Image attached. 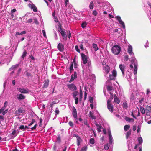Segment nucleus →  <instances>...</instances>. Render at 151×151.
Masks as SVG:
<instances>
[{
	"label": "nucleus",
	"instance_id": "nucleus-32",
	"mask_svg": "<svg viewBox=\"0 0 151 151\" xmlns=\"http://www.w3.org/2000/svg\"><path fill=\"white\" fill-rule=\"evenodd\" d=\"M140 111L141 113L143 114L145 113V111L143 107H140Z\"/></svg>",
	"mask_w": 151,
	"mask_h": 151
},
{
	"label": "nucleus",
	"instance_id": "nucleus-50",
	"mask_svg": "<svg viewBox=\"0 0 151 151\" xmlns=\"http://www.w3.org/2000/svg\"><path fill=\"white\" fill-rule=\"evenodd\" d=\"M75 98V104H77L78 103V98L77 97Z\"/></svg>",
	"mask_w": 151,
	"mask_h": 151
},
{
	"label": "nucleus",
	"instance_id": "nucleus-3",
	"mask_svg": "<svg viewBox=\"0 0 151 151\" xmlns=\"http://www.w3.org/2000/svg\"><path fill=\"white\" fill-rule=\"evenodd\" d=\"M112 74H110L109 76V79L110 80L115 79L117 75V72L116 70L114 69L111 72Z\"/></svg>",
	"mask_w": 151,
	"mask_h": 151
},
{
	"label": "nucleus",
	"instance_id": "nucleus-8",
	"mask_svg": "<svg viewBox=\"0 0 151 151\" xmlns=\"http://www.w3.org/2000/svg\"><path fill=\"white\" fill-rule=\"evenodd\" d=\"M29 2H30L31 4H28V6L31 9H32L34 12H36L37 11V9L35 6L33 4L32 2L29 1Z\"/></svg>",
	"mask_w": 151,
	"mask_h": 151
},
{
	"label": "nucleus",
	"instance_id": "nucleus-41",
	"mask_svg": "<svg viewBox=\"0 0 151 151\" xmlns=\"http://www.w3.org/2000/svg\"><path fill=\"white\" fill-rule=\"evenodd\" d=\"M141 128V125H139L138 126V127H137L138 129H137V132L138 133H139V132H140Z\"/></svg>",
	"mask_w": 151,
	"mask_h": 151
},
{
	"label": "nucleus",
	"instance_id": "nucleus-57",
	"mask_svg": "<svg viewBox=\"0 0 151 151\" xmlns=\"http://www.w3.org/2000/svg\"><path fill=\"white\" fill-rule=\"evenodd\" d=\"M36 126H37V125H36V124H35L33 127L31 128V129L33 130L35 129H36Z\"/></svg>",
	"mask_w": 151,
	"mask_h": 151
},
{
	"label": "nucleus",
	"instance_id": "nucleus-2",
	"mask_svg": "<svg viewBox=\"0 0 151 151\" xmlns=\"http://www.w3.org/2000/svg\"><path fill=\"white\" fill-rule=\"evenodd\" d=\"M111 50L113 53L115 55H117L119 53L121 50L120 47L115 45L112 48Z\"/></svg>",
	"mask_w": 151,
	"mask_h": 151
},
{
	"label": "nucleus",
	"instance_id": "nucleus-49",
	"mask_svg": "<svg viewBox=\"0 0 151 151\" xmlns=\"http://www.w3.org/2000/svg\"><path fill=\"white\" fill-rule=\"evenodd\" d=\"M8 111V109H6L4 111H3L2 112L3 115H5L6 113H7Z\"/></svg>",
	"mask_w": 151,
	"mask_h": 151
},
{
	"label": "nucleus",
	"instance_id": "nucleus-53",
	"mask_svg": "<svg viewBox=\"0 0 151 151\" xmlns=\"http://www.w3.org/2000/svg\"><path fill=\"white\" fill-rule=\"evenodd\" d=\"M133 130L134 131H135L136 129V126L135 125H134L133 126L132 128Z\"/></svg>",
	"mask_w": 151,
	"mask_h": 151
},
{
	"label": "nucleus",
	"instance_id": "nucleus-31",
	"mask_svg": "<svg viewBox=\"0 0 151 151\" xmlns=\"http://www.w3.org/2000/svg\"><path fill=\"white\" fill-rule=\"evenodd\" d=\"M89 143L93 145L95 143V140L93 138H91L89 140Z\"/></svg>",
	"mask_w": 151,
	"mask_h": 151
},
{
	"label": "nucleus",
	"instance_id": "nucleus-59",
	"mask_svg": "<svg viewBox=\"0 0 151 151\" xmlns=\"http://www.w3.org/2000/svg\"><path fill=\"white\" fill-rule=\"evenodd\" d=\"M36 126H37V125H36V124H35L33 127L31 128V129L33 130L35 129H36Z\"/></svg>",
	"mask_w": 151,
	"mask_h": 151
},
{
	"label": "nucleus",
	"instance_id": "nucleus-54",
	"mask_svg": "<svg viewBox=\"0 0 151 151\" xmlns=\"http://www.w3.org/2000/svg\"><path fill=\"white\" fill-rule=\"evenodd\" d=\"M148 45H149V44H148V42L147 41V42L146 43V44H145V47H148Z\"/></svg>",
	"mask_w": 151,
	"mask_h": 151
},
{
	"label": "nucleus",
	"instance_id": "nucleus-24",
	"mask_svg": "<svg viewBox=\"0 0 151 151\" xmlns=\"http://www.w3.org/2000/svg\"><path fill=\"white\" fill-rule=\"evenodd\" d=\"M26 33V32L25 31H23L22 32L20 33H19V32H17L16 33L15 35L16 36H17L18 35H21L23 34H25Z\"/></svg>",
	"mask_w": 151,
	"mask_h": 151
},
{
	"label": "nucleus",
	"instance_id": "nucleus-36",
	"mask_svg": "<svg viewBox=\"0 0 151 151\" xmlns=\"http://www.w3.org/2000/svg\"><path fill=\"white\" fill-rule=\"evenodd\" d=\"M87 23L86 22H84L82 23L81 24L82 27L83 28H85L87 25Z\"/></svg>",
	"mask_w": 151,
	"mask_h": 151
},
{
	"label": "nucleus",
	"instance_id": "nucleus-20",
	"mask_svg": "<svg viewBox=\"0 0 151 151\" xmlns=\"http://www.w3.org/2000/svg\"><path fill=\"white\" fill-rule=\"evenodd\" d=\"M49 83V80L48 79L46 80L45 81V83L43 86V88H47L48 86Z\"/></svg>",
	"mask_w": 151,
	"mask_h": 151
},
{
	"label": "nucleus",
	"instance_id": "nucleus-63",
	"mask_svg": "<svg viewBox=\"0 0 151 151\" xmlns=\"http://www.w3.org/2000/svg\"><path fill=\"white\" fill-rule=\"evenodd\" d=\"M80 48L82 50H83V46L82 44H81L80 46Z\"/></svg>",
	"mask_w": 151,
	"mask_h": 151
},
{
	"label": "nucleus",
	"instance_id": "nucleus-56",
	"mask_svg": "<svg viewBox=\"0 0 151 151\" xmlns=\"http://www.w3.org/2000/svg\"><path fill=\"white\" fill-rule=\"evenodd\" d=\"M42 32L43 34V36L45 37H46L45 32L44 30H42Z\"/></svg>",
	"mask_w": 151,
	"mask_h": 151
},
{
	"label": "nucleus",
	"instance_id": "nucleus-30",
	"mask_svg": "<svg viewBox=\"0 0 151 151\" xmlns=\"http://www.w3.org/2000/svg\"><path fill=\"white\" fill-rule=\"evenodd\" d=\"M96 126L98 127L97 130L98 132H100L101 131V126L97 124H96Z\"/></svg>",
	"mask_w": 151,
	"mask_h": 151
},
{
	"label": "nucleus",
	"instance_id": "nucleus-45",
	"mask_svg": "<svg viewBox=\"0 0 151 151\" xmlns=\"http://www.w3.org/2000/svg\"><path fill=\"white\" fill-rule=\"evenodd\" d=\"M75 49L79 53L80 52V50L78 48V45H76L75 46Z\"/></svg>",
	"mask_w": 151,
	"mask_h": 151
},
{
	"label": "nucleus",
	"instance_id": "nucleus-33",
	"mask_svg": "<svg viewBox=\"0 0 151 151\" xmlns=\"http://www.w3.org/2000/svg\"><path fill=\"white\" fill-rule=\"evenodd\" d=\"M89 8L90 9H92L93 8V1H91L90 2L89 5Z\"/></svg>",
	"mask_w": 151,
	"mask_h": 151
},
{
	"label": "nucleus",
	"instance_id": "nucleus-12",
	"mask_svg": "<svg viewBox=\"0 0 151 151\" xmlns=\"http://www.w3.org/2000/svg\"><path fill=\"white\" fill-rule=\"evenodd\" d=\"M81 57L83 63L86 64L87 62V58L86 55L84 54H82Z\"/></svg>",
	"mask_w": 151,
	"mask_h": 151
},
{
	"label": "nucleus",
	"instance_id": "nucleus-27",
	"mask_svg": "<svg viewBox=\"0 0 151 151\" xmlns=\"http://www.w3.org/2000/svg\"><path fill=\"white\" fill-rule=\"evenodd\" d=\"M73 63L71 62L70 63V67L69 68V70L70 71V73H71L73 70Z\"/></svg>",
	"mask_w": 151,
	"mask_h": 151
},
{
	"label": "nucleus",
	"instance_id": "nucleus-9",
	"mask_svg": "<svg viewBox=\"0 0 151 151\" xmlns=\"http://www.w3.org/2000/svg\"><path fill=\"white\" fill-rule=\"evenodd\" d=\"M115 18L116 19H117L118 20V21L119 22V24L122 25L123 29H125V25L124 23L121 19L120 17L119 16H117L116 17H115Z\"/></svg>",
	"mask_w": 151,
	"mask_h": 151
},
{
	"label": "nucleus",
	"instance_id": "nucleus-10",
	"mask_svg": "<svg viewBox=\"0 0 151 151\" xmlns=\"http://www.w3.org/2000/svg\"><path fill=\"white\" fill-rule=\"evenodd\" d=\"M67 86L68 88L72 91H74L76 89V87L74 84H68L67 85Z\"/></svg>",
	"mask_w": 151,
	"mask_h": 151
},
{
	"label": "nucleus",
	"instance_id": "nucleus-39",
	"mask_svg": "<svg viewBox=\"0 0 151 151\" xmlns=\"http://www.w3.org/2000/svg\"><path fill=\"white\" fill-rule=\"evenodd\" d=\"M33 21H34V22L36 24H39V22L36 18H33Z\"/></svg>",
	"mask_w": 151,
	"mask_h": 151
},
{
	"label": "nucleus",
	"instance_id": "nucleus-17",
	"mask_svg": "<svg viewBox=\"0 0 151 151\" xmlns=\"http://www.w3.org/2000/svg\"><path fill=\"white\" fill-rule=\"evenodd\" d=\"M57 47L59 50L60 51H63L64 47L62 43H59Z\"/></svg>",
	"mask_w": 151,
	"mask_h": 151
},
{
	"label": "nucleus",
	"instance_id": "nucleus-6",
	"mask_svg": "<svg viewBox=\"0 0 151 151\" xmlns=\"http://www.w3.org/2000/svg\"><path fill=\"white\" fill-rule=\"evenodd\" d=\"M59 32L60 33L62 36L63 39L65 40H67V36L66 34V32H65L64 29H62L60 27L58 30Z\"/></svg>",
	"mask_w": 151,
	"mask_h": 151
},
{
	"label": "nucleus",
	"instance_id": "nucleus-5",
	"mask_svg": "<svg viewBox=\"0 0 151 151\" xmlns=\"http://www.w3.org/2000/svg\"><path fill=\"white\" fill-rule=\"evenodd\" d=\"M110 68L108 65L103 66V71L105 76L108 74L110 71Z\"/></svg>",
	"mask_w": 151,
	"mask_h": 151
},
{
	"label": "nucleus",
	"instance_id": "nucleus-43",
	"mask_svg": "<svg viewBox=\"0 0 151 151\" xmlns=\"http://www.w3.org/2000/svg\"><path fill=\"white\" fill-rule=\"evenodd\" d=\"M27 52L26 51H24L22 56V58H24L26 55Z\"/></svg>",
	"mask_w": 151,
	"mask_h": 151
},
{
	"label": "nucleus",
	"instance_id": "nucleus-7",
	"mask_svg": "<svg viewBox=\"0 0 151 151\" xmlns=\"http://www.w3.org/2000/svg\"><path fill=\"white\" fill-rule=\"evenodd\" d=\"M72 115L73 118L75 119L76 122H77L78 118H77V113L76 109L73 106L72 108Z\"/></svg>",
	"mask_w": 151,
	"mask_h": 151
},
{
	"label": "nucleus",
	"instance_id": "nucleus-40",
	"mask_svg": "<svg viewBox=\"0 0 151 151\" xmlns=\"http://www.w3.org/2000/svg\"><path fill=\"white\" fill-rule=\"evenodd\" d=\"M18 66V65H14L12 66V67L10 68V70H13L14 69L16 68Z\"/></svg>",
	"mask_w": 151,
	"mask_h": 151
},
{
	"label": "nucleus",
	"instance_id": "nucleus-1",
	"mask_svg": "<svg viewBox=\"0 0 151 151\" xmlns=\"http://www.w3.org/2000/svg\"><path fill=\"white\" fill-rule=\"evenodd\" d=\"M132 69L134 68V75L137 74V63L135 59H133L131 61V64L130 65Z\"/></svg>",
	"mask_w": 151,
	"mask_h": 151
},
{
	"label": "nucleus",
	"instance_id": "nucleus-18",
	"mask_svg": "<svg viewBox=\"0 0 151 151\" xmlns=\"http://www.w3.org/2000/svg\"><path fill=\"white\" fill-rule=\"evenodd\" d=\"M128 52L130 55H134L133 53L132 52V47L129 45L128 46Z\"/></svg>",
	"mask_w": 151,
	"mask_h": 151
},
{
	"label": "nucleus",
	"instance_id": "nucleus-4",
	"mask_svg": "<svg viewBox=\"0 0 151 151\" xmlns=\"http://www.w3.org/2000/svg\"><path fill=\"white\" fill-rule=\"evenodd\" d=\"M113 97L110 98L107 101V107L109 110L110 112H112L113 111V106L110 103L111 100L112 99Z\"/></svg>",
	"mask_w": 151,
	"mask_h": 151
},
{
	"label": "nucleus",
	"instance_id": "nucleus-51",
	"mask_svg": "<svg viewBox=\"0 0 151 151\" xmlns=\"http://www.w3.org/2000/svg\"><path fill=\"white\" fill-rule=\"evenodd\" d=\"M4 106L5 107H6L8 105V102L7 101H6L4 104Z\"/></svg>",
	"mask_w": 151,
	"mask_h": 151
},
{
	"label": "nucleus",
	"instance_id": "nucleus-16",
	"mask_svg": "<svg viewBox=\"0 0 151 151\" xmlns=\"http://www.w3.org/2000/svg\"><path fill=\"white\" fill-rule=\"evenodd\" d=\"M77 77V73L76 72H75L71 76V78L70 80L69 81V83L72 82L74 79Z\"/></svg>",
	"mask_w": 151,
	"mask_h": 151
},
{
	"label": "nucleus",
	"instance_id": "nucleus-21",
	"mask_svg": "<svg viewBox=\"0 0 151 151\" xmlns=\"http://www.w3.org/2000/svg\"><path fill=\"white\" fill-rule=\"evenodd\" d=\"M77 137V145L79 146L80 145L81 142L82 141L81 138L78 136H76Z\"/></svg>",
	"mask_w": 151,
	"mask_h": 151
},
{
	"label": "nucleus",
	"instance_id": "nucleus-11",
	"mask_svg": "<svg viewBox=\"0 0 151 151\" xmlns=\"http://www.w3.org/2000/svg\"><path fill=\"white\" fill-rule=\"evenodd\" d=\"M108 134H109V143L110 144H112L113 141L112 137L111 134V132L110 130H109L108 131Z\"/></svg>",
	"mask_w": 151,
	"mask_h": 151
},
{
	"label": "nucleus",
	"instance_id": "nucleus-13",
	"mask_svg": "<svg viewBox=\"0 0 151 151\" xmlns=\"http://www.w3.org/2000/svg\"><path fill=\"white\" fill-rule=\"evenodd\" d=\"M119 68L122 72V74L124 76V70L125 67L124 65L120 64L119 66Z\"/></svg>",
	"mask_w": 151,
	"mask_h": 151
},
{
	"label": "nucleus",
	"instance_id": "nucleus-29",
	"mask_svg": "<svg viewBox=\"0 0 151 151\" xmlns=\"http://www.w3.org/2000/svg\"><path fill=\"white\" fill-rule=\"evenodd\" d=\"M130 127V126L129 125H126L124 127V129L125 131H127Z\"/></svg>",
	"mask_w": 151,
	"mask_h": 151
},
{
	"label": "nucleus",
	"instance_id": "nucleus-19",
	"mask_svg": "<svg viewBox=\"0 0 151 151\" xmlns=\"http://www.w3.org/2000/svg\"><path fill=\"white\" fill-rule=\"evenodd\" d=\"M17 98L19 100L23 99H25V96L22 94H18L17 95Z\"/></svg>",
	"mask_w": 151,
	"mask_h": 151
},
{
	"label": "nucleus",
	"instance_id": "nucleus-58",
	"mask_svg": "<svg viewBox=\"0 0 151 151\" xmlns=\"http://www.w3.org/2000/svg\"><path fill=\"white\" fill-rule=\"evenodd\" d=\"M36 126H37V125H36V124H35L33 127L31 128V129L33 130L35 129H36Z\"/></svg>",
	"mask_w": 151,
	"mask_h": 151
},
{
	"label": "nucleus",
	"instance_id": "nucleus-47",
	"mask_svg": "<svg viewBox=\"0 0 151 151\" xmlns=\"http://www.w3.org/2000/svg\"><path fill=\"white\" fill-rule=\"evenodd\" d=\"M92 14L94 15L95 16H97L98 14L96 10L93 11Z\"/></svg>",
	"mask_w": 151,
	"mask_h": 151
},
{
	"label": "nucleus",
	"instance_id": "nucleus-61",
	"mask_svg": "<svg viewBox=\"0 0 151 151\" xmlns=\"http://www.w3.org/2000/svg\"><path fill=\"white\" fill-rule=\"evenodd\" d=\"M54 19L55 21V22H58V19L56 17H54Z\"/></svg>",
	"mask_w": 151,
	"mask_h": 151
},
{
	"label": "nucleus",
	"instance_id": "nucleus-37",
	"mask_svg": "<svg viewBox=\"0 0 151 151\" xmlns=\"http://www.w3.org/2000/svg\"><path fill=\"white\" fill-rule=\"evenodd\" d=\"M78 93L77 92L75 91L73 93V96L74 98H76V96L78 94Z\"/></svg>",
	"mask_w": 151,
	"mask_h": 151
},
{
	"label": "nucleus",
	"instance_id": "nucleus-60",
	"mask_svg": "<svg viewBox=\"0 0 151 151\" xmlns=\"http://www.w3.org/2000/svg\"><path fill=\"white\" fill-rule=\"evenodd\" d=\"M36 126H37V125H36V124H35L33 127L31 128V129L33 130L35 129H36Z\"/></svg>",
	"mask_w": 151,
	"mask_h": 151
},
{
	"label": "nucleus",
	"instance_id": "nucleus-34",
	"mask_svg": "<svg viewBox=\"0 0 151 151\" xmlns=\"http://www.w3.org/2000/svg\"><path fill=\"white\" fill-rule=\"evenodd\" d=\"M33 19H32V18L29 19L28 20H27L25 22V23H31L33 22Z\"/></svg>",
	"mask_w": 151,
	"mask_h": 151
},
{
	"label": "nucleus",
	"instance_id": "nucleus-42",
	"mask_svg": "<svg viewBox=\"0 0 151 151\" xmlns=\"http://www.w3.org/2000/svg\"><path fill=\"white\" fill-rule=\"evenodd\" d=\"M123 107L124 108H127V104L126 102L123 103Z\"/></svg>",
	"mask_w": 151,
	"mask_h": 151
},
{
	"label": "nucleus",
	"instance_id": "nucleus-64",
	"mask_svg": "<svg viewBox=\"0 0 151 151\" xmlns=\"http://www.w3.org/2000/svg\"><path fill=\"white\" fill-rule=\"evenodd\" d=\"M107 89L109 90H112V87L110 86H108L107 87Z\"/></svg>",
	"mask_w": 151,
	"mask_h": 151
},
{
	"label": "nucleus",
	"instance_id": "nucleus-26",
	"mask_svg": "<svg viewBox=\"0 0 151 151\" xmlns=\"http://www.w3.org/2000/svg\"><path fill=\"white\" fill-rule=\"evenodd\" d=\"M89 116L91 117L92 119H95L96 118V117L95 116H94L92 113L91 112L89 113Z\"/></svg>",
	"mask_w": 151,
	"mask_h": 151
},
{
	"label": "nucleus",
	"instance_id": "nucleus-23",
	"mask_svg": "<svg viewBox=\"0 0 151 151\" xmlns=\"http://www.w3.org/2000/svg\"><path fill=\"white\" fill-rule=\"evenodd\" d=\"M126 121H128L129 122H133L134 121V119L131 118H129L128 117H126L125 118Z\"/></svg>",
	"mask_w": 151,
	"mask_h": 151
},
{
	"label": "nucleus",
	"instance_id": "nucleus-46",
	"mask_svg": "<svg viewBox=\"0 0 151 151\" xmlns=\"http://www.w3.org/2000/svg\"><path fill=\"white\" fill-rule=\"evenodd\" d=\"M12 134L13 135H15V136H16L17 135V134L16 132V131L15 130H14L12 132Z\"/></svg>",
	"mask_w": 151,
	"mask_h": 151
},
{
	"label": "nucleus",
	"instance_id": "nucleus-28",
	"mask_svg": "<svg viewBox=\"0 0 151 151\" xmlns=\"http://www.w3.org/2000/svg\"><path fill=\"white\" fill-rule=\"evenodd\" d=\"M93 47L94 48V50L95 51H96L98 49V48L97 47V46L96 44H93L92 45Z\"/></svg>",
	"mask_w": 151,
	"mask_h": 151
},
{
	"label": "nucleus",
	"instance_id": "nucleus-44",
	"mask_svg": "<svg viewBox=\"0 0 151 151\" xmlns=\"http://www.w3.org/2000/svg\"><path fill=\"white\" fill-rule=\"evenodd\" d=\"M104 149L106 150H107L109 149V147L108 144H106L104 145Z\"/></svg>",
	"mask_w": 151,
	"mask_h": 151
},
{
	"label": "nucleus",
	"instance_id": "nucleus-22",
	"mask_svg": "<svg viewBox=\"0 0 151 151\" xmlns=\"http://www.w3.org/2000/svg\"><path fill=\"white\" fill-rule=\"evenodd\" d=\"M114 101L117 104H119L120 102L119 99L115 95H114Z\"/></svg>",
	"mask_w": 151,
	"mask_h": 151
},
{
	"label": "nucleus",
	"instance_id": "nucleus-62",
	"mask_svg": "<svg viewBox=\"0 0 151 151\" xmlns=\"http://www.w3.org/2000/svg\"><path fill=\"white\" fill-rule=\"evenodd\" d=\"M65 6H67L68 5V2L69 0H65Z\"/></svg>",
	"mask_w": 151,
	"mask_h": 151
},
{
	"label": "nucleus",
	"instance_id": "nucleus-35",
	"mask_svg": "<svg viewBox=\"0 0 151 151\" xmlns=\"http://www.w3.org/2000/svg\"><path fill=\"white\" fill-rule=\"evenodd\" d=\"M131 131L129 130L128 131L126 134V138L127 139L131 135Z\"/></svg>",
	"mask_w": 151,
	"mask_h": 151
},
{
	"label": "nucleus",
	"instance_id": "nucleus-52",
	"mask_svg": "<svg viewBox=\"0 0 151 151\" xmlns=\"http://www.w3.org/2000/svg\"><path fill=\"white\" fill-rule=\"evenodd\" d=\"M19 129H21L24 130V125H21L19 127Z\"/></svg>",
	"mask_w": 151,
	"mask_h": 151
},
{
	"label": "nucleus",
	"instance_id": "nucleus-25",
	"mask_svg": "<svg viewBox=\"0 0 151 151\" xmlns=\"http://www.w3.org/2000/svg\"><path fill=\"white\" fill-rule=\"evenodd\" d=\"M140 145H141L143 142V139L141 137H138L137 139Z\"/></svg>",
	"mask_w": 151,
	"mask_h": 151
},
{
	"label": "nucleus",
	"instance_id": "nucleus-15",
	"mask_svg": "<svg viewBox=\"0 0 151 151\" xmlns=\"http://www.w3.org/2000/svg\"><path fill=\"white\" fill-rule=\"evenodd\" d=\"M18 91L20 92L23 93H28L29 90L28 89H25L24 88H19Z\"/></svg>",
	"mask_w": 151,
	"mask_h": 151
},
{
	"label": "nucleus",
	"instance_id": "nucleus-14",
	"mask_svg": "<svg viewBox=\"0 0 151 151\" xmlns=\"http://www.w3.org/2000/svg\"><path fill=\"white\" fill-rule=\"evenodd\" d=\"M25 112V111L24 109L22 107H20L19 108L18 110H17L15 113L16 114H18L20 113H23Z\"/></svg>",
	"mask_w": 151,
	"mask_h": 151
},
{
	"label": "nucleus",
	"instance_id": "nucleus-55",
	"mask_svg": "<svg viewBox=\"0 0 151 151\" xmlns=\"http://www.w3.org/2000/svg\"><path fill=\"white\" fill-rule=\"evenodd\" d=\"M69 125L70 126H73V122L71 121H70L69 122Z\"/></svg>",
	"mask_w": 151,
	"mask_h": 151
},
{
	"label": "nucleus",
	"instance_id": "nucleus-38",
	"mask_svg": "<svg viewBox=\"0 0 151 151\" xmlns=\"http://www.w3.org/2000/svg\"><path fill=\"white\" fill-rule=\"evenodd\" d=\"M87 147L85 146L81 148V151H86L87 150Z\"/></svg>",
	"mask_w": 151,
	"mask_h": 151
},
{
	"label": "nucleus",
	"instance_id": "nucleus-48",
	"mask_svg": "<svg viewBox=\"0 0 151 151\" xmlns=\"http://www.w3.org/2000/svg\"><path fill=\"white\" fill-rule=\"evenodd\" d=\"M35 122V120L33 119L32 120V122L29 124V126H30L32 125L34 122Z\"/></svg>",
	"mask_w": 151,
	"mask_h": 151
}]
</instances>
